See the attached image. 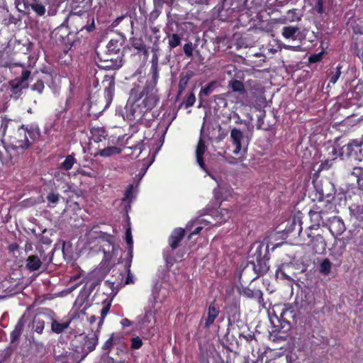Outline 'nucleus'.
<instances>
[{
	"label": "nucleus",
	"mask_w": 363,
	"mask_h": 363,
	"mask_svg": "<svg viewBox=\"0 0 363 363\" xmlns=\"http://www.w3.org/2000/svg\"><path fill=\"white\" fill-rule=\"evenodd\" d=\"M153 297H154V299H155V301H157V300L159 299V297L156 294V291H153Z\"/></svg>",
	"instance_id": "3c124183"
},
{
	"label": "nucleus",
	"mask_w": 363,
	"mask_h": 363,
	"mask_svg": "<svg viewBox=\"0 0 363 363\" xmlns=\"http://www.w3.org/2000/svg\"><path fill=\"white\" fill-rule=\"evenodd\" d=\"M322 55L323 54L321 52H320L318 54H314V55H311L309 57V62L314 63V62H317L320 61L322 58Z\"/></svg>",
	"instance_id": "c03bdc74"
},
{
	"label": "nucleus",
	"mask_w": 363,
	"mask_h": 363,
	"mask_svg": "<svg viewBox=\"0 0 363 363\" xmlns=\"http://www.w3.org/2000/svg\"><path fill=\"white\" fill-rule=\"evenodd\" d=\"M113 345V336L110 337L103 345L102 349L107 354Z\"/></svg>",
	"instance_id": "f704fd0d"
},
{
	"label": "nucleus",
	"mask_w": 363,
	"mask_h": 363,
	"mask_svg": "<svg viewBox=\"0 0 363 363\" xmlns=\"http://www.w3.org/2000/svg\"><path fill=\"white\" fill-rule=\"evenodd\" d=\"M181 37L177 34L168 35V44L171 49L176 48L181 43Z\"/></svg>",
	"instance_id": "b1692460"
},
{
	"label": "nucleus",
	"mask_w": 363,
	"mask_h": 363,
	"mask_svg": "<svg viewBox=\"0 0 363 363\" xmlns=\"http://www.w3.org/2000/svg\"><path fill=\"white\" fill-rule=\"evenodd\" d=\"M28 6L38 15L43 16L46 11L45 3L43 0H28Z\"/></svg>",
	"instance_id": "9d476101"
},
{
	"label": "nucleus",
	"mask_w": 363,
	"mask_h": 363,
	"mask_svg": "<svg viewBox=\"0 0 363 363\" xmlns=\"http://www.w3.org/2000/svg\"><path fill=\"white\" fill-rule=\"evenodd\" d=\"M45 327V322L39 318H35L33 321V330L40 334L43 333Z\"/></svg>",
	"instance_id": "c85d7f7f"
},
{
	"label": "nucleus",
	"mask_w": 363,
	"mask_h": 363,
	"mask_svg": "<svg viewBox=\"0 0 363 363\" xmlns=\"http://www.w3.org/2000/svg\"><path fill=\"white\" fill-rule=\"evenodd\" d=\"M255 270L259 274H263L267 272L268 267L267 266H264V267H260V269H257V267L255 266Z\"/></svg>",
	"instance_id": "09e8293b"
},
{
	"label": "nucleus",
	"mask_w": 363,
	"mask_h": 363,
	"mask_svg": "<svg viewBox=\"0 0 363 363\" xmlns=\"http://www.w3.org/2000/svg\"><path fill=\"white\" fill-rule=\"evenodd\" d=\"M174 0H153L154 6L156 11H160L163 7L164 4L172 5Z\"/></svg>",
	"instance_id": "c756f323"
},
{
	"label": "nucleus",
	"mask_w": 363,
	"mask_h": 363,
	"mask_svg": "<svg viewBox=\"0 0 363 363\" xmlns=\"http://www.w3.org/2000/svg\"><path fill=\"white\" fill-rule=\"evenodd\" d=\"M125 240H126V242H127L128 245L130 247H132L133 242L131 231H130V228L126 230V232H125Z\"/></svg>",
	"instance_id": "37998d69"
},
{
	"label": "nucleus",
	"mask_w": 363,
	"mask_h": 363,
	"mask_svg": "<svg viewBox=\"0 0 363 363\" xmlns=\"http://www.w3.org/2000/svg\"><path fill=\"white\" fill-rule=\"evenodd\" d=\"M244 363H250L248 360H245Z\"/></svg>",
	"instance_id": "4d7b16f0"
},
{
	"label": "nucleus",
	"mask_w": 363,
	"mask_h": 363,
	"mask_svg": "<svg viewBox=\"0 0 363 363\" xmlns=\"http://www.w3.org/2000/svg\"><path fill=\"white\" fill-rule=\"evenodd\" d=\"M30 75L29 70H23L20 77H17L13 80L11 81L10 84L14 93H17L18 90L26 89L28 86L27 80Z\"/></svg>",
	"instance_id": "39448f33"
},
{
	"label": "nucleus",
	"mask_w": 363,
	"mask_h": 363,
	"mask_svg": "<svg viewBox=\"0 0 363 363\" xmlns=\"http://www.w3.org/2000/svg\"><path fill=\"white\" fill-rule=\"evenodd\" d=\"M229 86L234 91H238L240 94H243L245 92L244 85L240 81L232 80L229 82Z\"/></svg>",
	"instance_id": "a878e982"
},
{
	"label": "nucleus",
	"mask_w": 363,
	"mask_h": 363,
	"mask_svg": "<svg viewBox=\"0 0 363 363\" xmlns=\"http://www.w3.org/2000/svg\"><path fill=\"white\" fill-rule=\"evenodd\" d=\"M341 68L342 67L340 65H338L336 67L335 73L333 74L330 78V83L335 84L337 82L341 74Z\"/></svg>",
	"instance_id": "2f4dec72"
},
{
	"label": "nucleus",
	"mask_w": 363,
	"mask_h": 363,
	"mask_svg": "<svg viewBox=\"0 0 363 363\" xmlns=\"http://www.w3.org/2000/svg\"><path fill=\"white\" fill-rule=\"evenodd\" d=\"M121 323L123 328L128 327L132 325V322L130 320H128V318L122 319Z\"/></svg>",
	"instance_id": "de8ad7c7"
},
{
	"label": "nucleus",
	"mask_w": 363,
	"mask_h": 363,
	"mask_svg": "<svg viewBox=\"0 0 363 363\" xmlns=\"http://www.w3.org/2000/svg\"><path fill=\"white\" fill-rule=\"evenodd\" d=\"M215 84H216V82L210 83L204 89H203L201 90V94H203L206 96L210 94L213 91Z\"/></svg>",
	"instance_id": "58836bf2"
},
{
	"label": "nucleus",
	"mask_w": 363,
	"mask_h": 363,
	"mask_svg": "<svg viewBox=\"0 0 363 363\" xmlns=\"http://www.w3.org/2000/svg\"><path fill=\"white\" fill-rule=\"evenodd\" d=\"M215 217L216 223H222L230 218V213L228 209L220 208L216 213Z\"/></svg>",
	"instance_id": "a211bd4d"
},
{
	"label": "nucleus",
	"mask_w": 363,
	"mask_h": 363,
	"mask_svg": "<svg viewBox=\"0 0 363 363\" xmlns=\"http://www.w3.org/2000/svg\"><path fill=\"white\" fill-rule=\"evenodd\" d=\"M243 296L247 298H260L262 296V293L259 289H250L249 288L244 289L242 291Z\"/></svg>",
	"instance_id": "5701e85b"
},
{
	"label": "nucleus",
	"mask_w": 363,
	"mask_h": 363,
	"mask_svg": "<svg viewBox=\"0 0 363 363\" xmlns=\"http://www.w3.org/2000/svg\"><path fill=\"white\" fill-rule=\"evenodd\" d=\"M108 67H110L113 69H118L122 67V61H121V60H116V62L114 64L113 63V65H108Z\"/></svg>",
	"instance_id": "49530a36"
},
{
	"label": "nucleus",
	"mask_w": 363,
	"mask_h": 363,
	"mask_svg": "<svg viewBox=\"0 0 363 363\" xmlns=\"http://www.w3.org/2000/svg\"><path fill=\"white\" fill-rule=\"evenodd\" d=\"M230 138L235 146L233 153L238 155L242 150V141L244 139L242 132L237 128H233L230 131Z\"/></svg>",
	"instance_id": "423d86ee"
},
{
	"label": "nucleus",
	"mask_w": 363,
	"mask_h": 363,
	"mask_svg": "<svg viewBox=\"0 0 363 363\" xmlns=\"http://www.w3.org/2000/svg\"><path fill=\"white\" fill-rule=\"evenodd\" d=\"M133 185L132 184H130L127 189L125 190V196L123 198V200L124 201H131L132 199H133Z\"/></svg>",
	"instance_id": "473e14b6"
},
{
	"label": "nucleus",
	"mask_w": 363,
	"mask_h": 363,
	"mask_svg": "<svg viewBox=\"0 0 363 363\" xmlns=\"http://www.w3.org/2000/svg\"><path fill=\"white\" fill-rule=\"evenodd\" d=\"M91 135L95 142L99 143L106 139L107 134L106 130L103 128H93L91 129Z\"/></svg>",
	"instance_id": "dca6fc26"
},
{
	"label": "nucleus",
	"mask_w": 363,
	"mask_h": 363,
	"mask_svg": "<svg viewBox=\"0 0 363 363\" xmlns=\"http://www.w3.org/2000/svg\"><path fill=\"white\" fill-rule=\"evenodd\" d=\"M306 233L309 239L308 245L312 247L315 252H320L325 250L326 242L321 235H314L312 231L308 230H306Z\"/></svg>",
	"instance_id": "7ed1b4c3"
},
{
	"label": "nucleus",
	"mask_w": 363,
	"mask_h": 363,
	"mask_svg": "<svg viewBox=\"0 0 363 363\" xmlns=\"http://www.w3.org/2000/svg\"><path fill=\"white\" fill-rule=\"evenodd\" d=\"M313 10L320 14L324 12L323 2L322 0H318L316 4L313 7Z\"/></svg>",
	"instance_id": "a19ab883"
},
{
	"label": "nucleus",
	"mask_w": 363,
	"mask_h": 363,
	"mask_svg": "<svg viewBox=\"0 0 363 363\" xmlns=\"http://www.w3.org/2000/svg\"><path fill=\"white\" fill-rule=\"evenodd\" d=\"M121 152V150L119 147L116 146H110L104 149H100L98 152V155L104 157H108L118 155Z\"/></svg>",
	"instance_id": "2eb2a0df"
},
{
	"label": "nucleus",
	"mask_w": 363,
	"mask_h": 363,
	"mask_svg": "<svg viewBox=\"0 0 363 363\" xmlns=\"http://www.w3.org/2000/svg\"><path fill=\"white\" fill-rule=\"evenodd\" d=\"M196 101V97L194 94H190L189 96L187 97L185 104L186 107L191 106L194 104Z\"/></svg>",
	"instance_id": "79ce46f5"
},
{
	"label": "nucleus",
	"mask_w": 363,
	"mask_h": 363,
	"mask_svg": "<svg viewBox=\"0 0 363 363\" xmlns=\"http://www.w3.org/2000/svg\"><path fill=\"white\" fill-rule=\"evenodd\" d=\"M107 47H108V50L111 51L113 52H116L117 51H118L120 50L117 40H111L109 41Z\"/></svg>",
	"instance_id": "c9c22d12"
},
{
	"label": "nucleus",
	"mask_w": 363,
	"mask_h": 363,
	"mask_svg": "<svg viewBox=\"0 0 363 363\" xmlns=\"http://www.w3.org/2000/svg\"><path fill=\"white\" fill-rule=\"evenodd\" d=\"M184 235V230L182 228H177L172 232L169 238V243L172 249H176L177 247L178 244L183 238Z\"/></svg>",
	"instance_id": "9b49d317"
},
{
	"label": "nucleus",
	"mask_w": 363,
	"mask_h": 363,
	"mask_svg": "<svg viewBox=\"0 0 363 363\" xmlns=\"http://www.w3.org/2000/svg\"><path fill=\"white\" fill-rule=\"evenodd\" d=\"M70 323L71 320L69 318L62 319L60 321L52 318L51 330L55 333L60 334L68 328Z\"/></svg>",
	"instance_id": "6e6552de"
},
{
	"label": "nucleus",
	"mask_w": 363,
	"mask_h": 363,
	"mask_svg": "<svg viewBox=\"0 0 363 363\" xmlns=\"http://www.w3.org/2000/svg\"><path fill=\"white\" fill-rule=\"evenodd\" d=\"M76 162L75 158L72 155H68L66 157L64 162L61 164V168L65 170H69L72 168L73 165Z\"/></svg>",
	"instance_id": "bb28decb"
},
{
	"label": "nucleus",
	"mask_w": 363,
	"mask_h": 363,
	"mask_svg": "<svg viewBox=\"0 0 363 363\" xmlns=\"http://www.w3.org/2000/svg\"><path fill=\"white\" fill-rule=\"evenodd\" d=\"M298 28L296 26H285L282 29V35L286 39H296L295 35L298 32Z\"/></svg>",
	"instance_id": "aec40b11"
},
{
	"label": "nucleus",
	"mask_w": 363,
	"mask_h": 363,
	"mask_svg": "<svg viewBox=\"0 0 363 363\" xmlns=\"http://www.w3.org/2000/svg\"><path fill=\"white\" fill-rule=\"evenodd\" d=\"M158 101L157 90L155 82L147 83L145 88L140 94L137 101V106L141 107L139 111H136L134 106L126 107V112L129 110L130 113L127 116L130 119H135L137 117H141L143 113L152 109Z\"/></svg>",
	"instance_id": "f257e3e1"
},
{
	"label": "nucleus",
	"mask_w": 363,
	"mask_h": 363,
	"mask_svg": "<svg viewBox=\"0 0 363 363\" xmlns=\"http://www.w3.org/2000/svg\"><path fill=\"white\" fill-rule=\"evenodd\" d=\"M205 151H206V146L204 145V143L201 139H200L198 143L197 147H196V161H197L199 165L203 170H206L204 162L203 160V155L204 154Z\"/></svg>",
	"instance_id": "ddd939ff"
},
{
	"label": "nucleus",
	"mask_w": 363,
	"mask_h": 363,
	"mask_svg": "<svg viewBox=\"0 0 363 363\" xmlns=\"http://www.w3.org/2000/svg\"><path fill=\"white\" fill-rule=\"evenodd\" d=\"M194 223L197 225L195 228L194 230H193L190 235H189V238H191V237L193 235H196L198 233H199V232L203 229V226L201 225L202 224H203L205 226L207 225L209 223H211V221L210 220H208V219H205V218H196L195 220H194Z\"/></svg>",
	"instance_id": "6ab92c4d"
},
{
	"label": "nucleus",
	"mask_w": 363,
	"mask_h": 363,
	"mask_svg": "<svg viewBox=\"0 0 363 363\" xmlns=\"http://www.w3.org/2000/svg\"><path fill=\"white\" fill-rule=\"evenodd\" d=\"M60 195L55 193H50L48 194L47 199L50 203L56 204L59 201Z\"/></svg>",
	"instance_id": "ea45409f"
},
{
	"label": "nucleus",
	"mask_w": 363,
	"mask_h": 363,
	"mask_svg": "<svg viewBox=\"0 0 363 363\" xmlns=\"http://www.w3.org/2000/svg\"><path fill=\"white\" fill-rule=\"evenodd\" d=\"M184 52L187 57H191L193 55V45L191 43L184 44Z\"/></svg>",
	"instance_id": "e433bc0d"
},
{
	"label": "nucleus",
	"mask_w": 363,
	"mask_h": 363,
	"mask_svg": "<svg viewBox=\"0 0 363 363\" xmlns=\"http://www.w3.org/2000/svg\"><path fill=\"white\" fill-rule=\"evenodd\" d=\"M111 307V302L108 301L107 303H104L103 308L101 310V320L99 321V325L102 324L104 318L108 314Z\"/></svg>",
	"instance_id": "7c9ffc66"
},
{
	"label": "nucleus",
	"mask_w": 363,
	"mask_h": 363,
	"mask_svg": "<svg viewBox=\"0 0 363 363\" xmlns=\"http://www.w3.org/2000/svg\"><path fill=\"white\" fill-rule=\"evenodd\" d=\"M279 273H280L283 277H284L286 279H291L289 276L286 275V274H285L284 272H282L281 271H280V272H279Z\"/></svg>",
	"instance_id": "603ef678"
},
{
	"label": "nucleus",
	"mask_w": 363,
	"mask_h": 363,
	"mask_svg": "<svg viewBox=\"0 0 363 363\" xmlns=\"http://www.w3.org/2000/svg\"><path fill=\"white\" fill-rule=\"evenodd\" d=\"M283 48L286 50H292V51H301V48L300 45L292 46L289 45H283Z\"/></svg>",
	"instance_id": "a18cd8bd"
},
{
	"label": "nucleus",
	"mask_w": 363,
	"mask_h": 363,
	"mask_svg": "<svg viewBox=\"0 0 363 363\" xmlns=\"http://www.w3.org/2000/svg\"><path fill=\"white\" fill-rule=\"evenodd\" d=\"M332 263L328 259H325L320 264V272L324 275H328L330 272Z\"/></svg>",
	"instance_id": "cd10ccee"
},
{
	"label": "nucleus",
	"mask_w": 363,
	"mask_h": 363,
	"mask_svg": "<svg viewBox=\"0 0 363 363\" xmlns=\"http://www.w3.org/2000/svg\"><path fill=\"white\" fill-rule=\"evenodd\" d=\"M362 140H354L350 143H348L347 145L344 146L343 150L347 151L348 155H352L354 148L359 147L362 145Z\"/></svg>",
	"instance_id": "393cba45"
},
{
	"label": "nucleus",
	"mask_w": 363,
	"mask_h": 363,
	"mask_svg": "<svg viewBox=\"0 0 363 363\" xmlns=\"http://www.w3.org/2000/svg\"><path fill=\"white\" fill-rule=\"evenodd\" d=\"M330 230L337 235H341L345 230V226L342 219L334 216L330 220Z\"/></svg>",
	"instance_id": "1a4fd4ad"
},
{
	"label": "nucleus",
	"mask_w": 363,
	"mask_h": 363,
	"mask_svg": "<svg viewBox=\"0 0 363 363\" xmlns=\"http://www.w3.org/2000/svg\"><path fill=\"white\" fill-rule=\"evenodd\" d=\"M114 92V82L113 79H110L108 86H106L104 90L105 97L106 99L107 104H109L113 99Z\"/></svg>",
	"instance_id": "412c9836"
},
{
	"label": "nucleus",
	"mask_w": 363,
	"mask_h": 363,
	"mask_svg": "<svg viewBox=\"0 0 363 363\" xmlns=\"http://www.w3.org/2000/svg\"><path fill=\"white\" fill-rule=\"evenodd\" d=\"M98 342V338L95 335L87 337L86 340L84 344V348H86L89 352H91L95 349V347Z\"/></svg>",
	"instance_id": "4be33fe9"
},
{
	"label": "nucleus",
	"mask_w": 363,
	"mask_h": 363,
	"mask_svg": "<svg viewBox=\"0 0 363 363\" xmlns=\"http://www.w3.org/2000/svg\"><path fill=\"white\" fill-rule=\"evenodd\" d=\"M42 262L37 255H30L26 261V267L30 271H35L40 269Z\"/></svg>",
	"instance_id": "4468645a"
},
{
	"label": "nucleus",
	"mask_w": 363,
	"mask_h": 363,
	"mask_svg": "<svg viewBox=\"0 0 363 363\" xmlns=\"http://www.w3.org/2000/svg\"><path fill=\"white\" fill-rule=\"evenodd\" d=\"M131 341V347L135 350L139 349L143 345L142 340L139 337H133Z\"/></svg>",
	"instance_id": "4c0bfd02"
},
{
	"label": "nucleus",
	"mask_w": 363,
	"mask_h": 363,
	"mask_svg": "<svg viewBox=\"0 0 363 363\" xmlns=\"http://www.w3.org/2000/svg\"><path fill=\"white\" fill-rule=\"evenodd\" d=\"M45 88L44 83L41 80L37 81L33 86L32 90L36 91L38 93L41 94Z\"/></svg>",
	"instance_id": "72a5a7b5"
},
{
	"label": "nucleus",
	"mask_w": 363,
	"mask_h": 363,
	"mask_svg": "<svg viewBox=\"0 0 363 363\" xmlns=\"http://www.w3.org/2000/svg\"><path fill=\"white\" fill-rule=\"evenodd\" d=\"M24 325L23 318H21L18 320L17 324L15 326L14 330L11 333V340L12 342H14L20 337Z\"/></svg>",
	"instance_id": "f3484780"
},
{
	"label": "nucleus",
	"mask_w": 363,
	"mask_h": 363,
	"mask_svg": "<svg viewBox=\"0 0 363 363\" xmlns=\"http://www.w3.org/2000/svg\"><path fill=\"white\" fill-rule=\"evenodd\" d=\"M129 283V281L128 279L126 280V284H128Z\"/></svg>",
	"instance_id": "13d9d810"
},
{
	"label": "nucleus",
	"mask_w": 363,
	"mask_h": 363,
	"mask_svg": "<svg viewBox=\"0 0 363 363\" xmlns=\"http://www.w3.org/2000/svg\"><path fill=\"white\" fill-rule=\"evenodd\" d=\"M270 320H271L272 323V324H274V320H273V319H272V316H270Z\"/></svg>",
	"instance_id": "5fc2aeb1"
},
{
	"label": "nucleus",
	"mask_w": 363,
	"mask_h": 363,
	"mask_svg": "<svg viewBox=\"0 0 363 363\" xmlns=\"http://www.w3.org/2000/svg\"><path fill=\"white\" fill-rule=\"evenodd\" d=\"M39 136L38 130L21 126L10 138V145L16 150L28 149Z\"/></svg>",
	"instance_id": "f03ea898"
},
{
	"label": "nucleus",
	"mask_w": 363,
	"mask_h": 363,
	"mask_svg": "<svg viewBox=\"0 0 363 363\" xmlns=\"http://www.w3.org/2000/svg\"><path fill=\"white\" fill-rule=\"evenodd\" d=\"M274 317H275V318H276L277 320H279V318H278V317H277L276 315H274Z\"/></svg>",
	"instance_id": "6e6d98bb"
},
{
	"label": "nucleus",
	"mask_w": 363,
	"mask_h": 363,
	"mask_svg": "<svg viewBox=\"0 0 363 363\" xmlns=\"http://www.w3.org/2000/svg\"><path fill=\"white\" fill-rule=\"evenodd\" d=\"M219 314V308L215 304V303H212L210 304L208 311V317L205 322V325L206 328H209L214 322L215 319L218 317Z\"/></svg>",
	"instance_id": "f8f14e48"
},
{
	"label": "nucleus",
	"mask_w": 363,
	"mask_h": 363,
	"mask_svg": "<svg viewBox=\"0 0 363 363\" xmlns=\"http://www.w3.org/2000/svg\"><path fill=\"white\" fill-rule=\"evenodd\" d=\"M152 63L153 65H157V62H158V57L156 55H154L153 57H152Z\"/></svg>",
	"instance_id": "8fccbe9b"
},
{
	"label": "nucleus",
	"mask_w": 363,
	"mask_h": 363,
	"mask_svg": "<svg viewBox=\"0 0 363 363\" xmlns=\"http://www.w3.org/2000/svg\"><path fill=\"white\" fill-rule=\"evenodd\" d=\"M323 213L320 211L319 208L315 206L309 211V217L312 224L308 228V231L318 230V228L324 223Z\"/></svg>",
	"instance_id": "20e7f679"
},
{
	"label": "nucleus",
	"mask_w": 363,
	"mask_h": 363,
	"mask_svg": "<svg viewBox=\"0 0 363 363\" xmlns=\"http://www.w3.org/2000/svg\"><path fill=\"white\" fill-rule=\"evenodd\" d=\"M94 320H95V316L93 315V316L90 317V322L91 323H93Z\"/></svg>",
	"instance_id": "864d4df0"
},
{
	"label": "nucleus",
	"mask_w": 363,
	"mask_h": 363,
	"mask_svg": "<svg viewBox=\"0 0 363 363\" xmlns=\"http://www.w3.org/2000/svg\"><path fill=\"white\" fill-rule=\"evenodd\" d=\"M138 323L143 328L152 327L155 322V313L152 309L146 310L144 315L138 318Z\"/></svg>",
	"instance_id": "0eeeda50"
}]
</instances>
